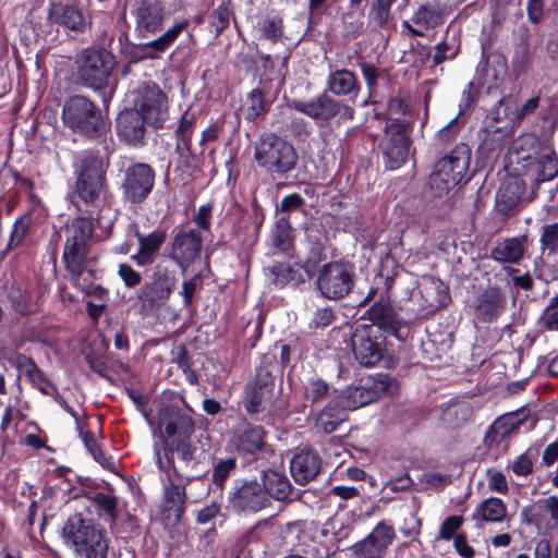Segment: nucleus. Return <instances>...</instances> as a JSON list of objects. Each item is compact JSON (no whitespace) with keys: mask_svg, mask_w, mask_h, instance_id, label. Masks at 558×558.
I'll return each instance as SVG.
<instances>
[{"mask_svg":"<svg viewBox=\"0 0 558 558\" xmlns=\"http://www.w3.org/2000/svg\"><path fill=\"white\" fill-rule=\"evenodd\" d=\"M107 163L102 157L95 154L85 155L76 170V182L74 195L85 205L99 208L94 215L90 211V220L95 219L98 225H102V214L110 209L106 206V195L108 184L106 178Z\"/></svg>","mask_w":558,"mask_h":558,"instance_id":"nucleus-1","label":"nucleus"},{"mask_svg":"<svg viewBox=\"0 0 558 558\" xmlns=\"http://www.w3.org/2000/svg\"><path fill=\"white\" fill-rule=\"evenodd\" d=\"M93 229L92 220L86 218H75L65 227V244L62 260L74 284H78L80 278L86 271L89 272L93 260L89 251Z\"/></svg>","mask_w":558,"mask_h":558,"instance_id":"nucleus-2","label":"nucleus"},{"mask_svg":"<svg viewBox=\"0 0 558 558\" xmlns=\"http://www.w3.org/2000/svg\"><path fill=\"white\" fill-rule=\"evenodd\" d=\"M470 159L469 146L460 143L435 165L428 185L436 196L447 194L461 182L469 169Z\"/></svg>","mask_w":558,"mask_h":558,"instance_id":"nucleus-3","label":"nucleus"},{"mask_svg":"<svg viewBox=\"0 0 558 558\" xmlns=\"http://www.w3.org/2000/svg\"><path fill=\"white\" fill-rule=\"evenodd\" d=\"M63 537L75 547V550L86 558H106L108 541L102 530L97 529L81 513H74L62 529Z\"/></svg>","mask_w":558,"mask_h":558,"instance_id":"nucleus-4","label":"nucleus"},{"mask_svg":"<svg viewBox=\"0 0 558 558\" xmlns=\"http://www.w3.org/2000/svg\"><path fill=\"white\" fill-rule=\"evenodd\" d=\"M157 463L168 478L171 476L184 478L186 483L199 477L203 473L199 469L201 456L197 454V449L191 446L189 439L167 441L166 460L158 456Z\"/></svg>","mask_w":558,"mask_h":558,"instance_id":"nucleus-5","label":"nucleus"},{"mask_svg":"<svg viewBox=\"0 0 558 558\" xmlns=\"http://www.w3.org/2000/svg\"><path fill=\"white\" fill-rule=\"evenodd\" d=\"M255 160L269 173L284 174L298 161V154L288 141L272 134H264L255 145Z\"/></svg>","mask_w":558,"mask_h":558,"instance_id":"nucleus-6","label":"nucleus"},{"mask_svg":"<svg viewBox=\"0 0 558 558\" xmlns=\"http://www.w3.org/2000/svg\"><path fill=\"white\" fill-rule=\"evenodd\" d=\"M113 54L105 48L89 47L76 57L77 76L86 87L102 89L114 68Z\"/></svg>","mask_w":558,"mask_h":558,"instance_id":"nucleus-7","label":"nucleus"},{"mask_svg":"<svg viewBox=\"0 0 558 558\" xmlns=\"http://www.w3.org/2000/svg\"><path fill=\"white\" fill-rule=\"evenodd\" d=\"M397 390L398 384L393 378L388 375H377L360 379L336 398L345 410H355L377 400L381 395H393Z\"/></svg>","mask_w":558,"mask_h":558,"instance_id":"nucleus-8","label":"nucleus"},{"mask_svg":"<svg viewBox=\"0 0 558 558\" xmlns=\"http://www.w3.org/2000/svg\"><path fill=\"white\" fill-rule=\"evenodd\" d=\"M62 120L74 132L93 136L102 125L100 111L86 97L75 95L70 97L62 110Z\"/></svg>","mask_w":558,"mask_h":558,"instance_id":"nucleus-9","label":"nucleus"},{"mask_svg":"<svg viewBox=\"0 0 558 558\" xmlns=\"http://www.w3.org/2000/svg\"><path fill=\"white\" fill-rule=\"evenodd\" d=\"M316 286L320 294L329 300L347 296L354 286L352 265L344 262L325 264L318 271Z\"/></svg>","mask_w":558,"mask_h":558,"instance_id":"nucleus-10","label":"nucleus"},{"mask_svg":"<svg viewBox=\"0 0 558 558\" xmlns=\"http://www.w3.org/2000/svg\"><path fill=\"white\" fill-rule=\"evenodd\" d=\"M134 108L146 123L161 128L168 119V99L166 94L153 82L141 84L132 93Z\"/></svg>","mask_w":558,"mask_h":558,"instance_id":"nucleus-11","label":"nucleus"},{"mask_svg":"<svg viewBox=\"0 0 558 558\" xmlns=\"http://www.w3.org/2000/svg\"><path fill=\"white\" fill-rule=\"evenodd\" d=\"M175 283L174 274L157 265L150 280L140 289L137 299L141 312L147 314L163 306L172 294Z\"/></svg>","mask_w":558,"mask_h":558,"instance_id":"nucleus-12","label":"nucleus"},{"mask_svg":"<svg viewBox=\"0 0 558 558\" xmlns=\"http://www.w3.org/2000/svg\"><path fill=\"white\" fill-rule=\"evenodd\" d=\"M411 122L405 119H390L385 126L381 141L386 166L389 169L400 167L408 158L410 140L408 133Z\"/></svg>","mask_w":558,"mask_h":558,"instance_id":"nucleus-13","label":"nucleus"},{"mask_svg":"<svg viewBox=\"0 0 558 558\" xmlns=\"http://www.w3.org/2000/svg\"><path fill=\"white\" fill-rule=\"evenodd\" d=\"M156 173L144 162H136L124 170L121 190L123 199L132 205L143 203L155 185Z\"/></svg>","mask_w":558,"mask_h":558,"instance_id":"nucleus-14","label":"nucleus"},{"mask_svg":"<svg viewBox=\"0 0 558 558\" xmlns=\"http://www.w3.org/2000/svg\"><path fill=\"white\" fill-rule=\"evenodd\" d=\"M352 351L360 365L373 367L384 356V340L373 335L371 327L361 326L351 338Z\"/></svg>","mask_w":558,"mask_h":558,"instance_id":"nucleus-15","label":"nucleus"},{"mask_svg":"<svg viewBox=\"0 0 558 558\" xmlns=\"http://www.w3.org/2000/svg\"><path fill=\"white\" fill-rule=\"evenodd\" d=\"M232 509L238 512L256 513L270 504L263 485L257 481H246L229 496Z\"/></svg>","mask_w":558,"mask_h":558,"instance_id":"nucleus-16","label":"nucleus"},{"mask_svg":"<svg viewBox=\"0 0 558 558\" xmlns=\"http://www.w3.org/2000/svg\"><path fill=\"white\" fill-rule=\"evenodd\" d=\"M132 15L135 19V31L141 37L157 33L165 20V8L159 0H135Z\"/></svg>","mask_w":558,"mask_h":558,"instance_id":"nucleus-17","label":"nucleus"},{"mask_svg":"<svg viewBox=\"0 0 558 558\" xmlns=\"http://www.w3.org/2000/svg\"><path fill=\"white\" fill-rule=\"evenodd\" d=\"M395 536L393 526L381 521L364 539L354 544L352 550L360 558H381Z\"/></svg>","mask_w":558,"mask_h":558,"instance_id":"nucleus-18","label":"nucleus"},{"mask_svg":"<svg viewBox=\"0 0 558 558\" xmlns=\"http://www.w3.org/2000/svg\"><path fill=\"white\" fill-rule=\"evenodd\" d=\"M158 424L160 428H163L168 441L187 440L195 430V424L189 412L173 405L160 409Z\"/></svg>","mask_w":558,"mask_h":558,"instance_id":"nucleus-19","label":"nucleus"},{"mask_svg":"<svg viewBox=\"0 0 558 558\" xmlns=\"http://www.w3.org/2000/svg\"><path fill=\"white\" fill-rule=\"evenodd\" d=\"M275 378L266 367H259L255 380L246 389L244 408L248 413L263 411L271 403L274 397Z\"/></svg>","mask_w":558,"mask_h":558,"instance_id":"nucleus-20","label":"nucleus"},{"mask_svg":"<svg viewBox=\"0 0 558 558\" xmlns=\"http://www.w3.org/2000/svg\"><path fill=\"white\" fill-rule=\"evenodd\" d=\"M513 157H515L517 161H525L522 166L525 169V173L537 183L553 180L558 174V159L551 150H544L536 157L521 156L517 151V146H513L511 158Z\"/></svg>","mask_w":558,"mask_h":558,"instance_id":"nucleus-21","label":"nucleus"},{"mask_svg":"<svg viewBox=\"0 0 558 558\" xmlns=\"http://www.w3.org/2000/svg\"><path fill=\"white\" fill-rule=\"evenodd\" d=\"M203 246L202 232L197 229H182L173 239L172 259L182 268L199 257Z\"/></svg>","mask_w":558,"mask_h":558,"instance_id":"nucleus-22","label":"nucleus"},{"mask_svg":"<svg viewBox=\"0 0 558 558\" xmlns=\"http://www.w3.org/2000/svg\"><path fill=\"white\" fill-rule=\"evenodd\" d=\"M536 46L529 28L521 25L517 32V43L511 57V74L515 80L525 75L531 69Z\"/></svg>","mask_w":558,"mask_h":558,"instance_id":"nucleus-23","label":"nucleus"},{"mask_svg":"<svg viewBox=\"0 0 558 558\" xmlns=\"http://www.w3.org/2000/svg\"><path fill=\"white\" fill-rule=\"evenodd\" d=\"M292 107L313 120L324 123L340 113L342 104L324 92L310 101L294 100Z\"/></svg>","mask_w":558,"mask_h":558,"instance_id":"nucleus-24","label":"nucleus"},{"mask_svg":"<svg viewBox=\"0 0 558 558\" xmlns=\"http://www.w3.org/2000/svg\"><path fill=\"white\" fill-rule=\"evenodd\" d=\"M48 20L51 24L75 34L84 33L88 24L78 7L62 2L51 3L48 10Z\"/></svg>","mask_w":558,"mask_h":558,"instance_id":"nucleus-25","label":"nucleus"},{"mask_svg":"<svg viewBox=\"0 0 558 558\" xmlns=\"http://www.w3.org/2000/svg\"><path fill=\"white\" fill-rule=\"evenodd\" d=\"M369 320L378 328L402 339L408 332V326L398 318L396 311L388 301L375 302L367 311Z\"/></svg>","mask_w":558,"mask_h":558,"instance_id":"nucleus-26","label":"nucleus"},{"mask_svg":"<svg viewBox=\"0 0 558 558\" xmlns=\"http://www.w3.org/2000/svg\"><path fill=\"white\" fill-rule=\"evenodd\" d=\"M506 307V296L499 287H487L475 300V317L484 323L496 320Z\"/></svg>","mask_w":558,"mask_h":558,"instance_id":"nucleus-27","label":"nucleus"},{"mask_svg":"<svg viewBox=\"0 0 558 558\" xmlns=\"http://www.w3.org/2000/svg\"><path fill=\"white\" fill-rule=\"evenodd\" d=\"M322 468L319 454L312 449H303L295 453L290 462L291 475L294 481L304 485L314 480Z\"/></svg>","mask_w":558,"mask_h":558,"instance_id":"nucleus-28","label":"nucleus"},{"mask_svg":"<svg viewBox=\"0 0 558 558\" xmlns=\"http://www.w3.org/2000/svg\"><path fill=\"white\" fill-rule=\"evenodd\" d=\"M138 242V252L131 256L137 266H147L154 263L161 245L166 240V233L160 230L153 231L145 235L141 233L135 225L132 226Z\"/></svg>","mask_w":558,"mask_h":558,"instance_id":"nucleus-29","label":"nucleus"},{"mask_svg":"<svg viewBox=\"0 0 558 558\" xmlns=\"http://www.w3.org/2000/svg\"><path fill=\"white\" fill-rule=\"evenodd\" d=\"M145 123L137 110L125 109L117 118L118 135L128 144L136 145L144 138Z\"/></svg>","mask_w":558,"mask_h":558,"instance_id":"nucleus-30","label":"nucleus"},{"mask_svg":"<svg viewBox=\"0 0 558 558\" xmlns=\"http://www.w3.org/2000/svg\"><path fill=\"white\" fill-rule=\"evenodd\" d=\"M360 83L355 75L347 69L331 70L327 78V90L338 97L354 100L360 93Z\"/></svg>","mask_w":558,"mask_h":558,"instance_id":"nucleus-31","label":"nucleus"},{"mask_svg":"<svg viewBox=\"0 0 558 558\" xmlns=\"http://www.w3.org/2000/svg\"><path fill=\"white\" fill-rule=\"evenodd\" d=\"M347 410L335 397L316 416L314 427L317 433L331 434L347 421Z\"/></svg>","mask_w":558,"mask_h":558,"instance_id":"nucleus-32","label":"nucleus"},{"mask_svg":"<svg viewBox=\"0 0 558 558\" xmlns=\"http://www.w3.org/2000/svg\"><path fill=\"white\" fill-rule=\"evenodd\" d=\"M169 485L165 488V507L163 513L167 517H173L174 521H179L184 512V505L186 501L184 478H175L171 476Z\"/></svg>","mask_w":558,"mask_h":558,"instance_id":"nucleus-33","label":"nucleus"},{"mask_svg":"<svg viewBox=\"0 0 558 558\" xmlns=\"http://www.w3.org/2000/svg\"><path fill=\"white\" fill-rule=\"evenodd\" d=\"M448 15V9L440 0L428 1L418 7L412 15V22L424 29L436 28Z\"/></svg>","mask_w":558,"mask_h":558,"instance_id":"nucleus-34","label":"nucleus"},{"mask_svg":"<svg viewBox=\"0 0 558 558\" xmlns=\"http://www.w3.org/2000/svg\"><path fill=\"white\" fill-rule=\"evenodd\" d=\"M195 116L190 112H185L180 121V124L177 129V151L180 155V165L190 168L191 167V158L193 157V153L191 150V137L194 129Z\"/></svg>","mask_w":558,"mask_h":558,"instance_id":"nucleus-35","label":"nucleus"},{"mask_svg":"<svg viewBox=\"0 0 558 558\" xmlns=\"http://www.w3.org/2000/svg\"><path fill=\"white\" fill-rule=\"evenodd\" d=\"M525 242V236L506 239L492 250L490 256L498 263L518 264L523 257Z\"/></svg>","mask_w":558,"mask_h":558,"instance_id":"nucleus-36","label":"nucleus"},{"mask_svg":"<svg viewBox=\"0 0 558 558\" xmlns=\"http://www.w3.org/2000/svg\"><path fill=\"white\" fill-rule=\"evenodd\" d=\"M263 487L266 494L277 500H287L292 494V485L287 476L275 471L267 470L263 473Z\"/></svg>","mask_w":558,"mask_h":558,"instance_id":"nucleus-37","label":"nucleus"},{"mask_svg":"<svg viewBox=\"0 0 558 558\" xmlns=\"http://www.w3.org/2000/svg\"><path fill=\"white\" fill-rule=\"evenodd\" d=\"M523 194L521 182L514 178L501 184L497 191L496 202L499 210L509 214L520 203Z\"/></svg>","mask_w":558,"mask_h":558,"instance_id":"nucleus-38","label":"nucleus"},{"mask_svg":"<svg viewBox=\"0 0 558 558\" xmlns=\"http://www.w3.org/2000/svg\"><path fill=\"white\" fill-rule=\"evenodd\" d=\"M235 448L243 453H255L264 446V430L260 426H246L235 437Z\"/></svg>","mask_w":558,"mask_h":558,"instance_id":"nucleus-39","label":"nucleus"},{"mask_svg":"<svg viewBox=\"0 0 558 558\" xmlns=\"http://www.w3.org/2000/svg\"><path fill=\"white\" fill-rule=\"evenodd\" d=\"M183 25H174L157 39L141 46V51L145 58L155 59L163 52L182 32Z\"/></svg>","mask_w":558,"mask_h":558,"instance_id":"nucleus-40","label":"nucleus"},{"mask_svg":"<svg viewBox=\"0 0 558 558\" xmlns=\"http://www.w3.org/2000/svg\"><path fill=\"white\" fill-rule=\"evenodd\" d=\"M485 83L489 88L498 87L506 78L508 73V62L505 56L495 54L487 60L483 69Z\"/></svg>","mask_w":558,"mask_h":558,"instance_id":"nucleus-41","label":"nucleus"},{"mask_svg":"<svg viewBox=\"0 0 558 558\" xmlns=\"http://www.w3.org/2000/svg\"><path fill=\"white\" fill-rule=\"evenodd\" d=\"M477 515L487 522H501L507 515V508L501 499L490 497L480 504L473 517Z\"/></svg>","mask_w":558,"mask_h":558,"instance_id":"nucleus-42","label":"nucleus"},{"mask_svg":"<svg viewBox=\"0 0 558 558\" xmlns=\"http://www.w3.org/2000/svg\"><path fill=\"white\" fill-rule=\"evenodd\" d=\"M92 502L100 518H105L111 524L117 522L119 518V510L118 498L116 496L104 493H96L92 497Z\"/></svg>","mask_w":558,"mask_h":558,"instance_id":"nucleus-43","label":"nucleus"},{"mask_svg":"<svg viewBox=\"0 0 558 558\" xmlns=\"http://www.w3.org/2000/svg\"><path fill=\"white\" fill-rule=\"evenodd\" d=\"M274 246L288 255H292L293 235L291 225L288 218H280L276 223V228L271 235Z\"/></svg>","mask_w":558,"mask_h":558,"instance_id":"nucleus-44","label":"nucleus"},{"mask_svg":"<svg viewBox=\"0 0 558 558\" xmlns=\"http://www.w3.org/2000/svg\"><path fill=\"white\" fill-rule=\"evenodd\" d=\"M472 414L471 407L466 403H454L442 412V422L449 427H457L466 422Z\"/></svg>","mask_w":558,"mask_h":558,"instance_id":"nucleus-45","label":"nucleus"},{"mask_svg":"<svg viewBox=\"0 0 558 558\" xmlns=\"http://www.w3.org/2000/svg\"><path fill=\"white\" fill-rule=\"evenodd\" d=\"M396 0H374L372 2L369 17L380 28H386L391 20V7Z\"/></svg>","mask_w":558,"mask_h":558,"instance_id":"nucleus-46","label":"nucleus"},{"mask_svg":"<svg viewBox=\"0 0 558 558\" xmlns=\"http://www.w3.org/2000/svg\"><path fill=\"white\" fill-rule=\"evenodd\" d=\"M244 110L245 117L250 121L256 120L268 110V102L265 100L264 94L259 89H253L248 94Z\"/></svg>","mask_w":558,"mask_h":558,"instance_id":"nucleus-47","label":"nucleus"},{"mask_svg":"<svg viewBox=\"0 0 558 558\" xmlns=\"http://www.w3.org/2000/svg\"><path fill=\"white\" fill-rule=\"evenodd\" d=\"M236 461L234 458L219 459L214 462L211 482L214 485L222 489L227 478L235 470Z\"/></svg>","mask_w":558,"mask_h":558,"instance_id":"nucleus-48","label":"nucleus"},{"mask_svg":"<svg viewBox=\"0 0 558 558\" xmlns=\"http://www.w3.org/2000/svg\"><path fill=\"white\" fill-rule=\"evenodd\" d=\"M426 301L433 308L446 306L450 300L447 288L441 281H432L429 287H425Z\"/></svg>","mask_w":558,"mask_h":558,"instance_id":"nucleus-49","label":"nucleus"},{"mask_svg":"<svg viewBox=\"0 0 558 558\" xmlns=\"http://www.w3.org/2000/svg\"><path fill=\"white\" fill-rule=\"evenodd\" d=\"M31 223L32 218L29 216H23L14 222L7 250H13L23 242L29 231Z\"/></svg>","mask_w":558,"mask_h":558,"instance_id":"nucleus-50","label":"nucleus"},{"mask_svg":"<svg viewBox=\"0 0 558 558\" xmlns=\"http://www.w3.org/2000/svg\"><path fill=\"white\" fill-rule=\"evenodd\" d=\"M262 36L272 43L278 41L283 35V23L279 16L266 17L260 24Z\"/></svg>","mask_w":558,"mask_h":558,"instance_id":"nucleus-51","label":"nucleus"},{"mask_svg":"<svg viewBox=\"0 0 558 558\" xmlns=\"http://www.w3.org/2000/svg\"><path fill=\"white\" fill-rule=\"evenodd\" d=\"M230 16L231 11L223 4L214 10L210 24L215 29L216 36H219L229 26Z\"/></svg>","mask_w":558,"mask_h":558,"instance_id":"nucleus-52","label":"nucleus"},{"mask_svg":"<svg viewBox=\"0 0 558 558\" xmlns=\"http://www.w3.org/2000/svg\"><path fill=\"white\" fill-rule=\"evenodd\" d=\"M329 387L322 379H312L305 386V398L313 402L319 401L328 393Z\"/></svg>","mask_w":558,"mask_h":558,"instance_id":"nucleus-53","label":"nucleus"},{"mask_svg":"<svg viewBox=\"0 0 558 558\" xmlns=\"http://www.w3.org/2000/svg\"><path fill=\"white\" fill-rule=\"evenodd\" d=\"M276 286H284L294 279L295 271L288 264L278 263L270 268Z\"/></svg>","mask_w":558,"mask_h":558,"instance_id":"nucleus-54","label":"nucleus"},{"mask_svg":"<svg viewBox=\"0 0 558 558\" xmlns=\"http://www.w3.org/2000/svg\"><path fill=\"white\" fill-rule=\"evenodd\" d=\"M335 319V314L331 308L323 307L317 308L314 313L313 318L310 322L311 329L326 328Z\"/></svg>","mask_w":558,"mask_h":558,"instance_id":"nucleus-55","label":"nucleus"},{"mask_svg":"<svg viewBox=\"0 0 558 558\" xmlns=\"http://www.w3.org/2000/svg\"><path fill=\"white\" fill-rule=\"evenodd\" d=\"M16 366L20 373L26 376L28 380L38 379V374L41 372L33 359L26 355L17 356Z\"/></svg>","mask_w":558,"mask_h":558,"instance_id":"nucleus-56","label":"nucleus"},{"mask_svg":"<svg viewBox=\"0 0 558 558\" xmlns=\"http://www.w3.org/2000/svg\"><path fill=\"white\" fill-rule=\"evenodd\" d=\"M324 258V248L320 244H314L308 253L306 260L304 262L303 268L308 276H312L315 268Z\"/></svg>","mask_w":558,"mask_h":558,"instance_id":"nucleus-57","label":"nucleus"},{"mask_svg":"<svg viewBox=\"0 0 558 558\" xmlns=\"http://www.w3.org/2000/svg\"><path fill=\"white\" fill-rule=\"evenodd\" d=\"M462 522V517H448L440 526L439 538L450 539L454 535V533L460 529Z\"/></svg>","mask_w":558,"mask_h":558,"instance_id":"nucleus-58","label":"nucleus"},{"mask_svg":"<svg viewBox=\"0 0 558 558\" xmlns=\"http://www.w3.org/2000/svg\"><path fill=\"white\" fill-rule=\"evenodd\" d=\"M118 274L128 288H134L141 283V274L128 264H120Z\"/></svg>","mask_w":558,"mask_h":558,"instance_id":"nucleus-59","label":"nucleus"},{"mask_svg":"<svg viewBox=\"0 0 558 558\" xmlns=\"http://www.w3.org/2000/svg\"><path fill=\"white\" fill-rule=\"evenodd\" d=\"M456 54V49H452L447 41H441L436 46V52L433 56V63L438 65L448 59L454 58Z\"/></svg>","mask_w":558,"mask_h":558,"instance_id":"nucleus-60","label":"nucleus"},{"mask_svg":"<svg viewBox=\"0 0 558 558\" xmlns=\"http://www.w3.org/2000/svg\"><path fill=\"white\" fill-rule=\"evenodd\" d=\"M527 17L533 24H538L544 15L543 0H529L526 4Z\"/></svg>","mask_w":558,"mask_h":558,"instance_id":"nucleus-61","label":"nucleus"},{"mask_svg":"<svg viewBox=\"0 0 558 558\" xmlns=\"http://www.w3.org/2000/svg\"><path fill=\"white\" fill-rule=\"evenodd\" d=\"M304 205V199L296 193L287 195L282 198L278 210L281 213H290L301 208Z\"/></svg>","mask_w":558,"mask_h":558,"instance_id":"nucleus-62","label":"nucleus"},{"mask_svg":"<svg viewBox=\"0 0 558 558\" xmlns=\"http://www.w3.org/2000/svg\"><path fill=\"white\" fill-rule=\"evenodd\" d=\"M488 486L492 490L505 494L508 490V484L501 472L494 471L489 473Z\"/></svg>","mask_w":558,"mask_h":558,"instance_id":"nucleus-63","label":"nucleus"},{"mask_svg":"<svg viewBox=\"0 0 558 558\" xmlns=\"http://www.w3.org/2000/svg\"><path fill=\"white\" fill-rule=\"evenodd\" d=\"M558 241V223L547 225L543 227L541 243L544 246H553Z\"/></svg>","mask_w":558,"mask_h":558,"instance_id":"nucleus-64","label":"nucleus"}]
</instances>
